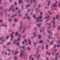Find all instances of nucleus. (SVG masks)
I'll return each instance as SVG.
<instances>
[{
    "instance_id": "f257e3e1",
    "label": "nucleus",
    "mask_w": 60,
    "mask_h": 60,
    "mask_svg": "<svg viewBox=\"0 0 60 60\" xmlns=\"http://www.w3.org/2000/svg\"><path fill=\"white\" fill-rule=\"evenodd\" d=\"M15 33L14 32H13L12 33L11 35V40H12L14 38V36L13 35V34H15Z\"/></svg>"
},
{
    "instance_id": "f03ea898",
    "label": "nucleus",
    "mask_w": 60,
    "mask_h": 60,
    "mask_svg": "<svg viewBox=\"0 0 60 60\" xmlns=\"http://www.w3.org/2000/svg\"><path fill=\"white\" fill-rule=\"evenodd\" d=\"M42 16H41L40 17H39L38 18H37V22H40V21H42V20H41L40 21H39V19H42Z\"/></svg>"
},
{
    "instance_id": "7ed1b4c3",
    "label": "nucleus",
    "mask_w": 60,
    "mask_h": 60,
    "mask_svg": "<svg viewBox=\"0 0 60 60\" xmlns=\"http://www.w3.org/2000/svg\"><path fill=\"white\" fill-rule=\"evenodd\" d=\"M20 38H18V39L17 40H15L14 41V43L15 44L16 43V42L18 41H20Z\"/></svg>"
},
{
    "instance_id": "20e7f679",
    "label": "nucleus",
    "mask_w": 60,
    "mask_h": 60,
    "mask_svg": "<svg viewBox=\"0 0 60 60\" xmlns=\"http://www.w3.org/2000/svg\"><path fill=\"white\" fill-rule=\"evenodd\" d=\"M41 35L39 34L37 36V37L39 39H41Z\"/></svg>"
},
{
    "instance_id": "39448f33",
    "label": "nucleus",
    "mask_w": 60,
    "mask_h": 60,
    "mask_svg": "<svg viewBox=\"0 0 60 60\" xmlns=\"http://www.w3.org/2000/svg\"><path fill=\"white\" fill-rule=\"evenodd\" d=\"M31 58V60H34V58H32V56L30 55L29 58V60H30Z\"/></svg>"
},
{
    "instance_id": "423d86ee",
    "label": "nucleus",
    "mask_w": 60,
    "mask_h": 60,
    "mask_svg": "<svg viewBox=\"0 0 60 60\" xmlns=\"http://www.w3.org/2000/svg\"><path fill=\"white\" fill-rule=\"evenodd\" d=\"M23 51H21V54H20V56L21 57V56H23Z\"/></svg>"
},
{
    "instance_id": "0eeeda50",
    "label": "nucleus",
    "mask_w": 60,
    "mask_h": 60,
    "mask_svg": "<svg viewBox=\"0 0 60 60\" xmlns=\"http://www.w3.org/2000/svg\"><path fill=\"white\" fill-rule=\"evenodd\" d=\"M53 6H54V7H56L57 6V5L56 4V3H55L53 4Z\"/></svg>"
},
{
    "instance_id": "6e6552de",
    "label": "nucleus",
    "mask_w": 60,
    "mask_h": 60,
    "mask_svg": "<svg viewBox=\"0 0 60 60\" xmlns=\"http://www.w3.org/2000/svg\"><path fill=\"white\" fill-rule=\"evenodd\" d=\"M19 4H21V3H23L22 0H19Z\"/></svg>"
},
{
    "instance_id": "1a4fd4ad",
    "label": "nucleus",
    "mask_w": 60,
    "mask_h": 60,
    "mask_svg": "<svg viewBox=\"0 0 60 60\" xmlns=\"http://www.w3.org/2000/svg\"><path fill=\"white\" fill-rule=\"evenodd\" d=\"M12 7H13V5H12L10 7V8L9 10L8 11H10L11 9H12Z\"/></svg>"
},
{
    "instance_id": "9d476101",
    "label": "nucleus",
    "mask_w": 60,
    "mask_h": 60,
    "mask_svg": "<svg viewBox=\"0 0 60 60\" xmlns=\"http://www.w3.org/2000/svg\"><path fill=\"white\" fill-rule=\"evenodd\" d=\"M59 16V15H57L56 16V19H58Z\"/></svg>"
},
{
    "instance_id": "9b49d317",
    "label": "nucleus",
    "mask_w": 60,
    "mask_h": 60,
    "mask_svg": "<svg viewBox=\"0 0 60 60\" xmlns=\"http://www.w3.org/2000/svg\"><path fill=\"white\" fill-rule=\"evenodd\" d=\"M36 33V32H35L33 33V34L34 35V37H35V36H36V35L35 34Z\"/></svg>"
},
{
    "instance_id": "f8f14e48",
    "label": "nucleus",
    "mask_w": 60,
    "mask_h": 60,
    "mask_svg": "<svg viewBox=\"0 0 60 60\" xmlns=\"http://www.w3.org/2000/svg\"><path fill=\"white\" fill-rule=\"evenodd\" d=\"M29 6H30V5L29 4H28L27 5H26V9H27V8H28V7H29Z\"/></svg>"
},
{
    "instance_id": "ddd939ff",
    "label": "nucleus",
    "mask_w": 60,
    "mask_h": 60,
    "mask_svg": "<svg viewBox=\"0 0 60 60\" xmlns=\"http://www.w3.org/2000/svg\"><path fill=\"white\" fill-rule=\"evenodd\" d=\"M28 40H29V44L30 45H31V41H30V39H29Z\"/></svg>"
},
{
    "instance_id": "4468645a",
    "label": "nucleus",
    "mask_w": 60,
    "mask_h": 60,
    "mask_svg": "<svg viewBox=\"0 0 60 60\" xmlns=\"http://www.w3.org/2000/svg\"><path fill=\"white\" fill-rule=\"evenodd\" d=\"M27 16H28V14H26V16H25V17L24 18V19H26V18H27Z\"/></svg>"
},
{
    "instance_id": "2eb2a0df",
    "label": "nucleus",
    "mask_w": 60,
    "mask_h": 60,
    "mask_svg": "<svg viewBox=\"0 0 60 60\" xmlns=\"http://www.w3.org/2000/svg\"><path fill=\"white\" fill-rule=\"evenodd\" d=\"M14 16H17V14H15V15H12L11 17V18H13V17H14Z\"/></svg>"
},
{
    "instance_id": "dca6fc26",
    "label": "nucleus",
    "mask_w": 60,
    "mask_h": 60,
    "mask_svg": "<svg viewBox=\"0 0 60 60\" xmlns=\"http://www.w3.org/2000/svg\"><path fill=\"white\" fill-rule=\"evenodd\" d=\"M1 26H4L5 27H6L7 26L6 25H4L3 24H2L1 25Z\"/></svg>"
},
{
    "instance_id": "f3484780",
    "label": "nucleus",
    "mask_w": 60,
    "mask_h": 60,
    "mask_svg": "<svg viewBox=\"0 0 60 60\" xmlns=\"http://www.w3.org/2000/svg\"><path fill=\"white\" fill-rule=\"evenodd\" d=\"M43 40H41V41H40L39 42V43H42V42H43Z\"/></svg>"
},
{
    "instance_id": "a211bd4d",
    "label": "nucleus",
    "mask_w": 60,
    "mask_h": 60,
    "mask_svg": "<svg viewBox=\"0 0 60 60\" xmlns=\"http://www.w3.org/2000/svg\"><path fill=\"white\" fill-rule=\"evenodd\" d=\"M14 21L15 22H17V21H18V20L16 19H14Z\"/></svg>"
},
{
    "instance_id": "6ab92c4d",
    "label": "nucleus",
    "mask_w": 60,
    "mask_h": 60,
    "mask_svg": "<svg viewBox=\"0 0 60 60\" xmlns=\"http://www.w3.org/2000/svg\"><path fill=\"white\" fill-rule=\"evenodd\" d=\"M41 23H40V24H37V25H38V27H39L41 25Z\"/></svg>"
},
{
    "instance_id": "aec40b11",
    "label": "nucleus",
    "mask_w": 60,
    "mask_h": 60,
    "mask_svg": "<svg viewBox=\"0 0 60 60\" xmlns=\"http://www.w3.org/2000/svg\"><path fill=\"white\" fill-rule=\"evenodd\" d=\"M18 34H19V33L18 32H16L15 33V35L17 36L18 35Z\"/></svg>"
},
{
    "instance_id": "412c9836",
    "label": "nucleus",
    "mask_w": 60,
    "mask_h": 60,
    "mask_svg": "<svg viewBox=\"0 0 60 60\" xmlns=\"http://www.w3.org/2000/svg\"><path fill=\"white\" fill-rule=\"evenodd\" d=\"M18 53H19V52L18 51H16L15 52V55H16V54H18Z\"/></svg>"
},
{
    "instance_id": "4be33fe9",
    "label": "nucleus",
    "mask_w": 60,
    "mask_h": 60,
    "mask_svg": "<svg viewBox=\"0 0 60 60\" xmlns=\"http://www.w3.org/2000/svg\"><path fill=\"white\" fill-rule=\"evenodd\" d=\"M50 17V16L49 15H48V16H46V17H45V19H47V18H49V17Z\"/></svg>"
},
{
    "instance_id": "5701e85b",
    "label": "nucleus",
    "mask_w": 60,
    "mask_h": 60,
    "mask_svg": "<svg viewBox=\"0 0 60 60\" xmlns=\"http://www.w3.org/2000/svg\"><path fill=\"white\" fill-rule=\"evenodd\" d=\"M4 38L3 37H1L0 38V41H2L3 39V38Z\"/></svg>"
},
{
    "instance_id": "b1692460",
    "label": "nucleus",
    "mask_w": 60,
    "mask_h": 60,
    "mask_svg": "<svg viewBox=\"0 0 60 60\" xmlns=\"http://www.w3.org/2000/svg\"><path fill=\"white\" fill-rule=\"evenodd\" d=\"M50 5V1H49L48 2V6H49Z\"/></svg>"
},
{
    "instance_id": "393cba45",
    "label": "nucleus",
    "mask_w": 60,
    "mask_h": 60,
    "mask_svg": "<svg viewBox=\"0 0 60 60\" xmlns=\"http://www.w3.org/2000/svg\"><path fill=\"white\" fill-rule=\"evenodd\" d=\"M60 25L58 27V30H60Z\"/></svg>"
},
{
    "instance_id": "a878e982",
    "label": "nucleus",
    "mask_w": 60,
    "mask_h": 60,
    "mask_svg": "<svg viewBox=\"0 0 60 60\" xmlns=\"http://www.w3.org/2000/svg\"><path fill=\"white\" fill-rule=\"evenodd\" d=\"M52 37V35H49V39H50L51 38L50 37Z\"/></svg>"
},
{
    "instance_id": "bb28decb",
    "label": "nucleus",
    "mask_w": 60,
    "mask_h": 60,
    "mask_svg": "<svg viewBox=\"0 0 60 60\" xmlns=\"http://www.w3.org/2000/svg\"><path fill=\"white\" fill-rule=\"evenodd\" d=\"M46 49H48V45H46Z\"/></svg>"
},
{
    "instance_id": "cd10ccee",
    "label": "nucleus",
    "mask_w": 60,
    "mask_h": 60,
    "mask_svg": "<svg viewBox=\"0 0 60 60\" xmlns=\"http://www.w3.org/2000/svg\"><path fill=\"white\" fill-rule=\"evenodd\" d=\"M19 42L17 43V46H19Z\"/></svg>"
},
{
    "instance_id": "c85d7f7f",
    "label": "nucleus",
    "mask_w": 60,
    "mask_h": 60,
    "mask_svg": "<svg viewBox=\"0 0 60 60\" xmlns=\"http://www.w3.org/2000/svg\"><path fill=\"white\" fill-rule=\"evenodd\" d=\"M19 8L17 7L16 8V10H18L19 9Z\"/></svg>"
},
{
    "instance_id": "c756f323",
    "label": "nucleus",
    "mask_w": 60,
    "mask_h": 60,
    "mask_svg": "<svg viewBox=\"0 0 60 60\" xmlns=\"http://www.w3.org/2000/svg\"><path fill=\"white\" fill-rule=\"evenodd\" d=\"M8 19L9 21H12V19Z\"/></svg>"
},
{
    "instance_id": "7c9ffc66",
    "label": "nucleus",
    "mask_w": 60,
    "mask_h": 60,
    "mask_svg": "<svg viewBox=\"0 0 60 60\" xmlns=\"http://www.w3.org/2000/svg\"><path fill=\"white\" fill-rule=\"evenodd\" d=\"M26 31V30H24L22 32V33H23L24 32Z\"/></svg>"
},
{
    "instance_id": "2f4dec72",
    "label": "nucleus",
    "mask_w": 60,
    "mask_h": 60,
    "mask_svg": "<svg viewBox=\"0 0 60 60\" xmlns=\"http://www.w3.org/2000/svg\"><path fill=\"white\" fill-rule=\"evenodd\" d=\"M15 60H16V59H17V57H15Z\"/></svg>"
},
{
    "instance_id": "473e14b6",
    "label": "nucleus",
    "mask_w": 60,
    "mask_h": 60,
    "mask_svg": "<svg viewBox=\"0 0 60 60\" xmlns=\"http://www.w3.org/2000/svg\"><path fill=\"white\" fill-rule=\"evenodd\" d=\"M9 36H8L6 38V39H8L9 38Z\"/></svg>"
},
{
    "instance_id": "72a5a7b5",
    "label": "nucleus",
    "mask_w": 60,
    "mask_h": 60,
    "mask_svg": "<svg viewBox=\"0 0 60 60\" xmlns=\"http://www.w3.org/2000/svg\"><path fill=\"white\" fill-rule=\"evenodd\" d=\"M52 19H53L54 20H56V19L55 18V17H53Z\"/></svg>"
},
{
    "instance_id": "f704fd0d",
    "label": "nucleus",
    "mask_w": 60,
    "mask_h": 60,
    "mask_svg": "<svg viewBox=\"0 0 60 60\" xmlns=\"http://www.w3.org/2000/svg\"><path fill=\"white\" fill-rule=\"evenodd\" d=\"M4 51H3L2 52V55H3V54H4Z\"/></svg>"
},
{
    "instance_id": "c9c22d12",
    "label": "nucleus",
    "mask_w": 60,
    "mask_h": 60,
    "mask_svg": "<svg viewBox=\"0 0 60 60\" xmlns=\"http://www.w3.org/2000/svg\"><path fill=\"white\" fill-rule=\"evenodd\" d=\"M10 44V42L8 43L7 44V45H9Z\"/></svg>"
},
{
    "instance_id": "e433bc0d",
    "label": "nucleus",
    "mask_w": 60,
    "mask_h": 60,
    "mask_svg": "<svg viewBox=\"0 0 60 60\" xmlns=\"http://www.w3.org/2000/svg\"><path fill=\"white\" fill-rule=\"evenodd\" d=\"M20 10H19L18 11V13H20Z\"/></svg>"
},
{
    "instance_id": "4c0bfd02",
    "label": "nucleus",
    "mask_w": 60,
    "mask_h": 60,
    "mask_svg": "<svg viewBox=\"0 0 60 60\" xmlns=\"http://www.w3.org/2000/svg\"><path fill=\"white\" fill-rule=\"evenodd\" d=\"M22 26H21L20 27V30H21V28H22Z\"/></svg>"
},
{
    "instance_id": "58836bf2",
    "label": "nucleus",
    "mask_w": 60,
    "mask_h": 60,
    "mask_svg": "<svg viewBox=\"0 0 60 60\" xmlns=\"http://www.w3.org/2000/svg\"><path fill=\"white\" fill-rule=\"evenodd\" d=\"M3 20H0V22H3Z\"/></svg>"
},
{
    "instance_id": "ea45409f",
    "label": "nucleus",
    "mask_w": 60,
    "mask_h": 60,
    "mask_svg": "<svg viewBox=\"0 0 60 60\" xmlns=\"http://www.w3.org/2000/svg\"><path fill=\"white\" fill-rule=\"evenodd\" d=\"M15 5H17V3H16V2H15Z\"/></svg>"
},
{
    "instance_id": "a19ab883",
    "label": "nucleus",
    "mask_w": 60,
    "mask_h": 60,
    "mask_svg": "<svg viewBox=\"0 0 60 60\" xmlns=\"http://www.w3.org/2000/svg\"><path fill=\"white\" fill-rule=\"evenodd\" d=\"M25 43V41H23L22 42V44H24V43Z\"/></svg>"
},
{
    "instance_id": "79ce46f5",
    "label": "nucleus",
    "mask_w": 60,
    "mask_h": 60,
    "mask_svg": "<svg viewBox=\"0 0 60 60\" xmlns=\"http://www.w3.org/2000/svg\"><path fill=\"white\" fill-rule=\"evenodd\" d=\"M28 50H30V48L29 47L28 48Z\"/></svg>"
},
{
    "instance_id": "37998d69",
    "label": "nucleus",
    "mask_w": 60,
    "mask_h": 60,
    "mask_svg": "<svg viewBox=\"0 0 60 60\" xmlns=\"http://www.w3.org/2000/svg\"><path fill=\"white\" fill-rule=\"evenodd\" d=\"M30 17H28L27 18V19H30Z\"/></svg>"
},
{
    "instance_id": "c03bdc74",
    "label": "nucleus",
    "mask_w": 60,
    "mask_h": 60,
    "mask_svg": "<svg viewBox=\"0 0 60 60\" xmlns=\"http://www.w3.org/2000/svg\"><path fill=\"white\" fill-rule=\"evenodd\" d=\"M40 56V55H38V57H37V58H38V57H39Z\"/></svg>"
},
{
    "instance_id": "a18cd8bd",
    "label": "nucleus",
    "mask_w": 60,
    "mask_h": 60,
    "mask_svg": "<svg viewBox=\"0 0 60 60\" xmlns=\"http://www.w3.org/2000/svg\"><path fill=\"white\" fill-rule=\"evenodd\" d=\"M8 51L9 52H10V51H11L10 50H9V49H8Z\"/></svg>"
},
{
    "instance_id": "49530a36",
    "label": "nucleus",
    "mask_w": 60,
    "mask_h": 60,
    "mask_svg": "<svg viewBox=\"0 0 60 60\" xmlns=\"http://www.w3.org/2000/svg\"><path fill=\"white\" fill-rule=\"evenodd\" d=\"M21 16V15L20 14H19V17H20Z\"/></svg>"
},
{
    "instance_id": "de8ad7c7",
    "label": "nucleus",
    "mask_w": 60,
    "mask_h": 60,
    "mask_svg": "<svg viewBox=\"0 0 60 60\" xmlns=\"http://www.w3.org/2000/svg\"><path fill=\"white\" fill-rule=\"evenodd\" d=\"M52 22L53 23V24H55V21L54 20L52 21Z\"/></svg>"
},
{
    "instance_id": "09e8293b",
    "label": "nucleus",
    "mask_w": 60,
    "mask_h": 60,
    "mask_svg": "<svg viewBox=\"0 0 60 60\" xmlns=\"http://www.w3.org/2000/svg\"><path fill=\"white\" fill-rule=\"evenodd\" d=\"M60 47V46L59 45H57V47H58V48H59Z\"/></svg>"
},
{
    "instance_id": "8fccbe9b",
    "label": "nucleus",
    "mask_w": 60,
    "mask_h": 60,
    "mask_svg": "<svg viewBox=\"0 0 60 60\" xmlns=\"http://www.w3.org/2000/svg\"><path fill=\"white\" fill-rule=\"evenodd\" d=\"M57 57L56 56L55 57V59H56V60H57Z\"/></svg>"
},
{
    "instance_id": "3c124183",
    "label": "nucleus",
    "mask_w": 60,
    "mask_h": 60,
    "mask_svg": "<svg viewBox=\"0 0 60 60\" xmlns=\"http://www.w3.org/2000/svg\"><path fill=\"white\" fill-rule=\"evenodd\" d=\"M34 18H35V15H34Z\"/></svg>"
},
{
    "instance_id": "603ef678",
    "label": "nucleus",
    "mask_w": 60,
    "mask_h": 60,
    "mask_svg": "<svg viewBox=\"0 0 60 60\" xmlns=\"http://www.w3.org/2000/svg\"><path fill=\"white\" fill-rule=\"evenodd\" d=\"M32 2H33V0H30V3H32Z\"/></svg>"
},
{
    "instance_id": "864d4df0",
    "label": "nucleus",
    "mask_w": 60,
    "mask_h": 60,
    "mask_svg": "<svg viewBox=\"0 0 60 60\" xmlns=\"http://www.w3.org/2000/svg\"><path fill=\"white\" fill-rule=\"evenodd\" d=\"M37 56V54H35L34 55L35 57H36V56Z\"/></svg>"
},
{
    "instance_id": "5fc2aeb1",
    "label": "nucleus",
    "mask_w": 60,
    "mask_h": 60,
    "mask_svg": "<svg viewBox=\"0 0 60 60\" xmlns=\"http://www.w3.org/2000/svg\"><path fill=\"white\" fill-rule=\"evenodd\" d=\"M48 12H49V13H50V14H51V12H50L49 11Z\"/></svg>"
},
{
    "instance_id": "6e6d98bb",
    "label": "nucleus",
    "mask_w": 60,
    "mask_h": 60,
    "mask_svg": "<svg viewBox=\"0 0 60 60\" xmlns=\"http://www.w3.org/2000/svg\"><path fill=\"white\" fill-rule=\"evenodd\" d=\"M2 0H0V4H1V1H2Z\"/></svg>"
},
{
    "instance_id": "4d7b16f0",
    "label": "nucleus",
    "mask_w": 60,
    "mask_h": 60,
    "mask_svg": "<svg viewBox=\"0 0 60 60\" xmlns=\"http://www.w3.org/2000/svg\"><path fill=\"white\" fill-rule=\"evenodd\" d=\"M11 31H12V30H9V32H11Z\"/></svg>"
},
{
    "instance_id": "13d9d810",
    "label": "nucleus",
    "mask_w": 60,
    "mask_h": 60,
    "mask_svg": "<svg viewBox=\"0 0 60 60\" xmlns=\"http://www.w3.org/2000/svg\"><path fill=\"white\" fill-rule=\"evenodd\" d=\"M25 47V46H23V49H24V48Z\"/></svg>"
},
{
    "instance_id": "bf43d9fd",
    "label": "nucleus",
    "mask_w": 60,
    "mask_h": 60,
    "mask_svg": "<svg viewBox=\"0 0 60 60\" xmlns=\"http://www.w3.org/2000/svg\"><path fill=\"white\" fill-rule=\"evenodd\" d=\"M11 1H12V0H10L9 1L10 2H11Z\"/></svg>"
},
{
    "instance_id": "052dcab7",
    "label": "nucleus",
    "mask_w": 60,
    "mask_h": 60,
    "mask_svg": "<svg viewBox=\"0 0 60 60\" xmlns=\"http://www.w3.org/2000/svg\"><path fill=\"white\" fill-rule=\"evenodd\" d=\"M47 31L48 32V33H49V30H47Z\"/></svg>"
},
{
    "instance_id": "680f3d73",
    "label": "nucleus",
    "mask_w": 60,
    "mask_h": 60,
    "mask_svg": "<svg viewBox=\"0 0 60 60\" xmlns=\"http://www.w3.org/2000/svg\"><path fill=\"white\" fill-rule=\"evenodd\" d=\"M42 12H41V13H40V14H41V15H42Z\"/></svg>"
},
{
    "instance_id": "e2e57ef3",
    "label": "nucleus",
    "mask_w": 60,
    "mask_h": 60,
    "mask_svg": "<svg viewBox=\"0 0 60 60\" xmlns=\"http://www.w3.org/2000/svg\"><path fill=\"white\" fill-rule=\"evenodd\" d=\"M25 41L26 42H27V41H26V39H25Z\"/></svg>"
},
{
    "instance_id": "0e129e2a",
    "label": "nucleus",
    "mask_w": 60,
    "mask_h": 60,
    "mask_svg": "<svg viewBox=\"0 0 60 60\" xmlns=\"http://www.w3.org/2000/svg\"><path fill=\"white\" fill-rule=\"evenodd\" d=\"M31 39H33L34 38V37H31Z\"/></svg>"
},
{
    "instance_id": "69168bd1",
    "label": "nucleus",
    "mask_w": 60,
    "mask_h": 60,
    "mask_svg": "<svg viewBox=\"0 0 60 60\" xmlns=\"http://www.w3.org/2000/svg\"><path fill=\"white\" fill-rule=\"evenodd\" d=\"M44 49V47L43 46L42 47V49Z\"/></svg>"
},
{
    "instance_id": "338daca9",
    "label": "nucleus",
    "mask_w": 60,
    "mask_h": 60,
    "mask_svg": "<svg viewBox=\"0 0 60 60\" xmlns=\"http://www.w3.org/2000/svg\"><path fill=\"white\" fill-rule=\"evenodd\" d=\"M40 31L41 32H42V30H40Z\"/></svg>"
},
{
    "instance_id": "774afa93",
    "label": "nucleus",
    "mask_w": 60,
    "mask_h": 60,
    "mask_svg": "<svg viewBox=\"0 0 60 60\" xmlns=\"http://www.w3.org/2000/svg\"><path fill=\"white\" fill-rule=\"evenodd\" d=\"M59 7H60V3L59 4Z\"/></svg>"
}]
</instances>
